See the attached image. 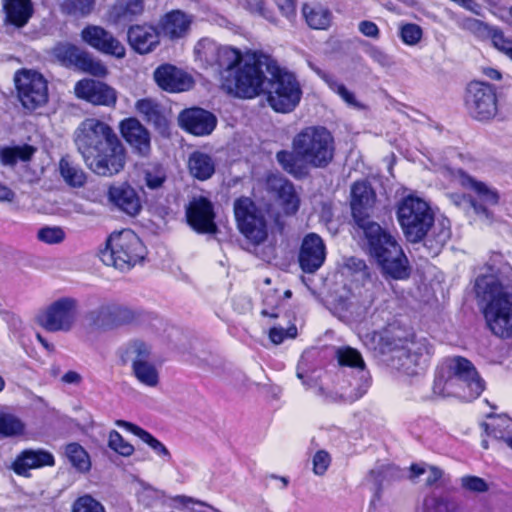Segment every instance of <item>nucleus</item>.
<instances>
[{"label":"nucleus","mask_w":512,"mask_h":512,"mask_svg":"<svg viewBox=\"0 0 512 512\" xmlns=\"http://www.w3.org/2000/svg\"><path fill=\"white\" fill-rule=\"evenodd\" d=\"M426 472H428V477L426 479V483L428 485L434 484L442 476L441 470H439L438 468L433 467V466H429L428 468H426L425 466H422V465H412L411 466L412 477H418Z\"/></svg>","instance_id":"13d9d810"},{"label":"nucleus","mask_w":512,"mask_h":512,"mask_svg":"<svg viewBox=\"0 0 512 512\" xmlns=\"http://www.w3.org/2000/svg\"><path fill=\"white\" fill-rule=\"evenodd\" d=\"M145 246L130 229L113 232L100 251L101 261L120 271H128L144 259Z\"/></svg>","instance_id":"6e6552de"},{"label":"nucleus","mask_w":512,"mask_h":512,"mask_svg":"<svg viewBox=\"0 0 512 512\" xmlns=\"http://www.w3.org/2000/svg\"><path fill=\"white\" fill-rule=\"evenodd\" d=\"M336 358L341 366L358 369L359 383L351 392L343 395L345 401L354 402L365 395L370 387L371 380L369 372L365 370V362L361 353L350 346L338 348Z\"/></svg>","instance_id":"a211bd4d"},{"label":"nucleus","mask_w":512,"mask_h":512,"mask_svg":"<svg viewBox=\"0 0 512 512\" xmlns=\"http://www.w3.org/2000/svg\"><path fill=\"white\" fill-rule=\"evenodd\" d=\"M154 79L163 90L169 92L186 91L192 86L191 77L170 64L158 67L154 72Z\"/></svg>","instance_id":"bb28decb"},{"label":"nucleus","mask_w":512,"mask_h":512,"mask_svg":"<svg viewBox=\"0 0 512 512\" xmlns=\"http://www.w3.org/2000/svg\"><path fill=\"white\" fill-rule=\"evenodd\" d=\"M243 6L250 13L258 15L272 24H277V19L272 11L266 7L264 0H244Z\"/></svg>","instance_id":"864d4df0"},{"label":"nucleus","mask_w":512,"mask_h":512,"mask_svg":"<svg viewBox=\"0 0 512 512\" xmlns=\"http://www.w3.org/2000/svg\"><path fill=\"white\" fill-rule=\"evenodd\" d=\"M460 27L470 32L480 40L490 39L493 46L495 45V36L503 33L500 29L496 27L489 26L488 24L478 19L470 17L464 18L460 22Z\"/></svg>","instance_id":"4c0bfd02"},{"label":"nucleus","mask_w":512,"mask_h":512,"mask_svg":"<svg viewBox=\"0 0 512 512\" xmlns=\"http://www.w3.org/2000/svg\"><path fill=\"white\" fill-rule=\"evenodd\" d=\"M96 0H62L63 11L75 16L89 15L95 6Z\"/></svg>","instance_id":"09e8293b"},{"label":"nucleus","mask_w":512,"mask_h":512,"mask_svg":"<svg viewBox=\"0 0 512 512\" xmlns=\"http://www.w3.org/2000/svg\"><path fill=\"white\" fill-rule=\"evenodd\" d=\"M163 497V491L156 489L148 484H142V489L139 492V498L146 505H152L154 501L161 500Z\"/></svg>","instance_id":"052dcab7"},{"label":"nucleus","mask_w":512,"mask_h":512,"mask_svg":"<svg viewBox=\"0 0 512 512\" xmlns=\"http://www.w3.org/2000/svg\"><path fill=\"white\" fill-rule=\"evenodd\" d=\"M144 11L143 0H116L110 9V18L115 22L132 21Z\"/></svg>","instance_id":"f704fd0d"},{"label":"nucleus","mask_w":512,"mask_h":512,"mask_svg":"<svg viewBox=\"0 0 512 512\" xmlns=\"http://www.w3.org/2000/svg\"><path fill=\"white\" fill-rule=\"evenodd\" d=\"M78 314V301L72 297H62L49 304L37 316V322L49 332H69L75 326Z\"/></svg>","instance_id":"f8f14e48"},{"label":"nucleus","mask_w":512,"mask_h":512,"mask_svg":"<svg viewBox=\"0 0 512 512\" xmlns=\"http://www.w3.org/2000/svg\"><path fill=\"white\" fill-rule=\"evenodd\" d=\"M494 47L512 60V38L505 37L503 33L498 34L495 36Z\"/></svg>","instance_id":"69168bd1"},{"label":"nucleus","mask_w":512,"mask_h":512,"mask_svg":"<svg viewBox=\"0 0 512 512\" xmlns=\"http://www.w3.org/2000/svg\"><path fill=\"white\" fill-rule=\"evenodd\" d=\"M71 512H106L103 504L91 495H83L72 504Z\"/></svg>","instance_id":"3c124183"},{"label":"nucleus","mask_w":512,"mask_h":512,"mask_svg":"<svg viewBox=\"0 0 512 512\" xmlns=\"http://www.w3.org/2000/svg\"><path fill=\"white\" fill-rule=\"evenodd\" d=\"M69 462L80 472L90 469L91 463L87 452L77 443H70L65 448Z\"/></svg>","instance_id":"a18cd8bd"},{"label":"nucleus","mask_w":512,"mask_h":512,"mask_svg":"<svg viewBox=\"0 0 512 512\" xmlns=\"http://www.w3.org/2000/svg\"><path fill=\"white\" fill-rule=\"evenodd\" d=\"M75 95L94 105L114 106L117 92L107 84L94 79H82L75 84Z\"/></svg>","instance_id":"4be33fe9"},{"label":"nucleus","mask_w":512,"mask_h":512,"mask_svg":"<svg viewBox=\"0 0 512 512\" xmlns=\"http://www.w3.org/2000/svg\"><path fill=\"white\" fill-rule=\"evenodd\" d=\"M120 131L135 153L143 157L149 155L151 151L150 134L138 119H124L120 123Z\"/></svg>","instance_id":"393cba45"},{"label":"nucleus","mask_w":512,"mask_h":512,"mask_svg":"<svg viewBox=\"0 0 512 512\" xmlns=\"http://www.w3.org/2000/svg\"><path fill=\"white\" fill-rule=\"evenodd\" d=\"M297 329L295 326L284 330L283 328L273 327L270 329L269 338L274 344H280L285 338H293L296 336Z\"/></svg>","instance_id":"0e129e2a"},{"label":"nucleus","mask_w":512,"mask_h":512,"mask_svg":"<svg viewBox=\"0 0 512 512\" xmlns=\"http://www.w3.org/2000/svg\"><path fill=\"white\" fill-rule=\"evenodd\" d=\"M501 255L495 254L486 265V273L475 280V294L488 328L499 337L512 335V280L505 279L511 268L508 265L496 267Z\"/></svg>","instance_id":"f03ea898"},{"label":"nucleus","mask_w":512,"mask_h":512,"mask_svg":"<svg viewBox=\"0 0 512 512\" xmlns=\"http://www.w3.org/2000/svg\"><path fill=\"white\" fill-rule=\"evenodd\" d=\"M265 188L278 202L287 215L295 214L299 209L300 200L294 185L279 174L266 177Z\"/></svg>","instance_id":"6ab92c4d"},{"label":"nucleus","mask_w":512,"mask_h":512,"mask_svg":"<svg viewBox=\"0 0 512 512\" xmlns=\"http://www.w3.org/2000/svg\"><path fill=\"white\" fill-rule=\"evenodd\" d=\"M193 17L180 10H174L165 14L159 21L160 33L171 40L185 37L189 30Z\"/></svg>","instance_id":"c85d7f7f"},{"label":"nucleus","mask_w":512,"mask_h":512,"mask_svg":"<svg viewBox=\"0 0 512 512\" xmlns=\"http://www.w3.org/2000/svg\"><path fill=\"white\" fill-rule=\"evenodd\" d=\"M399 35L406 45L414 46L421 40L423 31L419 25L407 23L400 27Z\"/></svg>","instance_id":"5fc2aeb1"},{"label":"nucleus","mask_w":512,"mask_h":512,"mask_svg":"<svg viewBox=\"0 0 512 512\" xmlns=\"http://www.w3.org/2000/svg\"><path fill=\"white\" fill-rule=\"evenodd\" d=\"M83 52L77 46L70 43H58L52 49L53 56L60 62L75 66H77Z\"/></svg>","instance_id":"c03bdc74"},{"label":"nucleus","mask_w":512,"mask_h":512,"mask_svg":"<svg viewBox=\"0 0 512 512\" xmlns=\"http://www.w3.org/2000/svg\"><path fill=\"white\" fill-rule=\"evenodd\" d=\"M37 236L46 244H58L64 240L65 233L59 227H44L38 231Z\"/></svg>","instance_id":"6e6d98bb"},{"label":"nucleus","mask_w":512,"mask_h":512,"mask_svg":"<svg viewBox=\"0 0 512 512\" xmlns=\"http://www.w3.org/2000/svg\"><path fill=\"white\" fill-rule=\"evenodd\" d=\"M266 63L269 79L265 83L263 93L268 95L269 105L277 112H291L299 104L302 96L296 76L281 68L274 59Z\"/></svg>","instance_id":"0eeeda50"},{"label":"nucleus","mask_w":512,"mask_h":512,"mask_svg":"<svg viewBox=\"0 0 512 512\" xmlns=\"http://www.w3.org/2000/svg\"><path fill=\"white\" fill-rule=\"evenodd\" d=\"M326 257L325 244L315 233L304 237L299 253V264L306 273H314L324 263Z\"/></svg>","instance_id":"b1692460"},{"label":"nucleus","mask_w":512,"mask_h":512,"mask_svg":"<svg viewBox=\"0 0 512 512\" xmlns=\"http://www.w3.org/2000/svg\"><path fill=\"white\" fill-rule=\"evenodd\" d=\"M116 424L119 427L125 428L127 431L133 433L134 435L138 436L144 443H146L153 451L154 453L159 456L163 461L169 462L172 459L171 453L167 449V447L160 442L158 439H156L153 435H151L149 432L143 430L142 428L123 421L118 420Z\"/></svg>","instance_id":"72a5a7b5"},{"label":"nucleus","mask_w":512,"mask_h":512,"mask_svg":"<svg viewBox=\"0 0 512 512\" xmlns=\"http://www.w3.org/2000/svg\"><path fill=\"white\" fill-rule=\"evenodd\" d=\"M397 218L408 241L416 243L427 237L425 245L435 254L450 239L448 222L442 220L434 223L429 205L419 197H405L398 204Z\"/></svg>","instance_id":"20e7f679"},{"label":"nucleus","mask_w":512,"mask_h":512,"mask_svg":"<svg viewBox=\"0 0 512 512\" xmlns=\"http://www.w3.org/2000/svg\"><path fill=\"white\" fill-rule=\"evenodd\" d=\"M188 168L193 177L203 181L214 174L215 163L208 154L196 151L189 157Z\"/></svg>","instance_id":"c9c22d12"},{"label":"nucleus","mask_w":512,"mask_h":512,"mask_svg":"<svg viewBox=\"0 0 512 512\" xmlns=\"http://www.w3.org/2000/svg\"><path fill=\"white\" fill-rule=\"evenodd\" d=\"M55 464L54 456L42 449L24 450L15 459L12 469L18 475L28 476L31 469H38L44 466H53Z\"/></svg>","instance_id":"cd10ccee"},{"label":"nucleus","mask_w":512,"mask_h":512,"mask_svg":"<svg viewBox=\"0 0 512 512\" xmlns=\"http://www.w3.org/2000/svg\"><path fill=\"white\" fill-rule=\"evenodd\" d=\"M82 40L101 53L123 58L126 50L124 45L112 33L96 25H89L81 32Z\"/></svg>","instance_id":"aec40b11"},{"label":"nucleus","mask_w":512,"mask_h":512,"mask_svg":"<svg viewBox=\"0 0 512 512\" xmlns=\"http://www.w3.org/2000/svg\"><path fill=\"white\" fill-rule=\"evenodd\" d=\"M90 323L103 330L115 329L125 325L142 323L146 316L143 311L117 303L101 305L88 314Z\"/></svg>","instance_id":"ddd939ff"},{"label":"nucleus","mask_w":512,"mask_h":512,"mask_svg":"<svg viewBox=\"0 0 512 512\" xmlns=\"http://www.w3.org/2000/svg\"><path fill=\"white\" fill-rule=\"evenodd\" d=\"M116 138L108 124L95 118L82 121L74 133L75 144L85 163Z\"/></svg>","instance_id":"9d476101"},{"label":"nucleus","mask_w":512,"mask_h":512,"mask_svg":"<svg viewBox=\"0 0 512 512\" xmlns=\"http://www.w3.org/2000/svg\"><path fill=\"white\" fill-rule=\"evenodd\" d=\"M331 462L330 455L324 451L320 450L316 452L313 457V471L316 475H323L328 469Z\"/></svg>","instance_id":"680f3d73"},{"label":"nucleus","mask_w":512,"mask_h":512,"mask_svg":"<svg viewBox=\"0 0 512 512\" xmlns=\"http://www.w3.org/2000/svg\"><path fill=\"white\" fill-rule=\"evenodd\" d=\"M194 53L201 64L214 69L220 74L221 85L223 84V75L236 68L237 64L244 58L240 50L231 46L220 45L208 38L197 42Z\"/></svg>","instance_id":"1a4fd4ad"},{"label":"nucleus","mask_w":512,"mask_h":512,"mask_svg":"<svg viewBox=\"0 0 512 512\" xmlns=\"http://www.w3.org/2000/svg\"><path fill=\"white\" fill-rule=\"evenodd\" d=\"M292 146L293 152L279 151L276 159L286 172L295 177L306 174L299 160L314 168H324L334 157V138L325 127L304 128L294 137Z\"/></svg>","instance_id":"7ed1b4c3"},{"label":"nucleus","mask_w":512,"mask_h":512,"mask_svg":"<svg viewBox=\"0 0 512 512\" xmlns=\"http://www.w3.org/2000/svg\"><path fill=\"white\" fill-rule=\"evenodd\" d=\"M401 344H389V351L395 352L399 369L407 375H418L428 365L430 351L425 341L405 340Z\"/></svg>","instance_id":"2eb2a0df"},{"label":"nucleus","mask_w":512,"mask_h":512,"mask_svg":"<svg viewBox=\"0 0 512 512\" xmlns=\"http://www.w3.org/2000/svg\"><path fill=\"white\" fill-rule=\"evenodd\" d=\"M465 105L468 113L477 120H489L497 113V98L493 86L473 81L466 89Z\"/></svg>","instance_id":"4468645a"},{"label":"nucleus","mask_w":512,"mask_h":512,"mask_svg":"<svg viewBox=\"0 0 512 512\" xmlns=\"http://www.w3.org/2000/svg\"><path fill=\"white\" fill-rule=\"evenodd\" d=\"M23 431V424L11 414L0 410V436H14Z\"/></svg>","instance_id":"8fccbe9b"},{"label":"nucleus","mask_w":512,"mask_h":512,"mask_svg":"<svg viewBox=\"0 0 512 512\" xmlns=\"http://www.w3.org/2000/svg\"><path fill=\"white\" fill-rule=\"evenodd\" d=\"M307 24L313 29H326L331 22V13L318 4H305L302 8Z\"/></svg>","instance_id":"58836bf2"},{"label":"nucleus","mask_w":512,"mask_h":512,"mask_svg":"<svg viewBox=\"0 0 512 512\" xmlns=\"http://www.w3.org/2000/svg\"><path fill=\"white\" fill-rule=\"evenodd\" d=\"M132 373L146 387L154 388L159 384V371L151 361L137 363L132 367Z\"/></svg>","instance_id":"79ce46f5"},{"label":"nucleus","mask_w":512,"mask_h":512,"mask_svg":"<svg viewBox=\"0 0 512 512\" xmlns=\"http://www.w3.org/2000/svg\"><path fill=\"white\" fill-rule=\"evenodd\" d=\"M18 97L22 105L33 110L46 103L48 87L44 77L33 70H23L15 76Z\"/></svg>","instance_id":"dca6fc26"},{"label":"nucleus","mask_w":512,"mask_h":512,"mask_svg":"<svg viewBox=\"0 0 512 512\" xmlns=\"http://www.w3.org/2000/svg\"><path fill=\"white\" fill-rule=\"evenodd\" d=\"M108 445L112 450L125 457L132 455L134 452V447L115 430L109 433Z\"/></svg>","instance_id":"603ef678"},{"label":"nucleus","mask_w":512,"mask_h":512,"mask_svg":"<svg viewBox=\"0 0 512 512\" xmlns=\"http://www.w3.org/2000/svg\"><path fill=\"white\" fill-rule=\"evenodd\" d=\"M374 202L375 193L366 182H356L352 186V215L364 232L371 255L386 275L397 280L406 279L409 277V265L401 246L378 223L368 220Z\"/></svg>","instance_id":"f257e3e1"},{"label":"nucleus","mask_w":512,"mask_h":512,"mask_svg":"<svg viewBox=\"0 0 512 512\" xmlns=\"http://www.w3.org/2000/svg\"><path fill=\"white\" fill-rule=\"evenodd\" d=\"M181 128L195 136H206L212 133L217 124L216 117L201 108L183 110L178 117Z\"/></svg>","instance_id":"5701e85b"},{"label":"nucleus","mask_w":512,"mask_h":512,"mask_svg":"<svg viewBox=\"0 0 512 512\" xmlns=\"http://www.w3.org/2000/svg\"><path fill=\"white\" fill-rule=\"evenodd\" d=\"M152 347L142 340H133L126 344L123 349L122 359L124 362H131L133 367L137 363L150 361Z\"/></svg>","instance_id":"e433bc0d"},{"label":"nucleus","mask_w":512,"mask_h":512,"mask_svg":"<svg viewBox=\"0 0 512 512\" xmlns=\"http://www.w3.org/2000/svg\"><path fill=\"white\" fill-rule=\"evenodd\" d=\"M77 67L96 77H104L108 73L107 67L100 60L93 58L86 52L82 53Z\"/></svg>","instance_id":"de8ad7c7"},{"label":"nucleus","mask_w":512,"mask_h":512,"mask_svg":"<svg viewBox=\"0 0 512 512\" xmlns=\"http://www.w3.org/2000/svg\"><path fill=\"white\" fill-rule=\"evenodd\" d=\"M108 195L115 206L130 216L137 215L142 208L137 192L129 185L112 186Z\"/></svg>","instance_id":"c756f323"},{"label":"nucleus","mask_w":512,"mask_h":512,"mask_svg":"<svg viewBox=\"0 0 512 512\" xmlns=\"http://www.w3.org/2000/svg\"><path fill=\"white\" fill-rule=\"evenodd\" d=\"M96 154L86 162V165L94 173L101 176H112L124 168L125 149L119 138L114 139Z\"/></svg>","instance_id":"f3484780"},{"label":"nucleus","mask_w":512,"mask_h":512,"mask_svg":"<svg viewBox=\"0 0 512 512\" xmlns=\"http://www.w3.org/2000/svg\"><path fill=\"white\" fill-rule=\"evenodd\" d=\"M146 184L151 189H157L159 188L164 180H165V174L163 171L157 169L154 173L147 171L145 175Z\"/></svg>","instance_id":"774afa93"},{"label":"nucleus","mask_w":512,"mask_h":512,"mask_svg":"<svg viewBox=\"0 0 512 512\" xmlns=\"http://www.w3.org/2000/svg\"><path fill=\"white\" fill-rule=\"evenodd\" d=\"M483 427L487 435L492 436L497 440H503L507 446L512 449V437L510 436L512 421L510 418L506 416H499L492 419L489 423H484Z\"/></svg>","instance_id":"ea45409f"},{"label":"nucleus","mask_w":512,"mask_h":512,"mask_svg":"<svg viewBox=\"0 0 512 512\" xmlns=\"http://www.w3.org/2000/svg\"><path fill=\"white\" fill-rule=\"evenodd\" d=\"M35 152L36 148L27 144L21 146L6 147L1 149L0 159L2 164L13 166L18 162L29 161Z\"/></svg>","instance_id":"a19ab883"},{"label":"nucleus","mask_w":512,"mask_h":512,"mask_svg":"<svg viewBox=\"0 0 512 512\" xmlns=\"http://www.w3.org/2000/svg\"><path fill=\"white\" fill-rule=\"evenodd\" d=\"M61 176L65 182L73 187H81L85 183V173L77 165H74L67 158H62L59 163Z\"/></svg>","instance_id":"37998d69"},{"label":"nucleus","mask_w":512,"mask_h":512,"mask_svg":"<svg viewBox=\"0 0 512 512\" xmlns=\"http://www.w3.org/2000/svg\"><path fill=\"white\" fill-rule=\"evenodd\" d=\"M271 57L264 54L248 53L231 72L223 75L222 88L240 98H253L263 92L267 62Z\"/></svg>","instance_id":"423d86ee"},{"label":"nucleus","mask_w":512,"mask_h":512,"mask_svg":"<svg viewBox=\"0 0 512 512\" xmlns=\"http://www.w3.org/2000/svg\"><path fill=\"white\" fill-rule=\"evenodd\" d=\"M129 45L139 54L152 52L160 43V31L150 24H137L127 32Z\"/></svg>","instance_id":"a878e982"},{"label":"nucleus","mask_w":512,"mask_h":512,"mask_svg":"<svg viewBox=\"0 0 512 512\" xmlns=\"http://www.w3.org/2000/svg\"><path fill=\"white\" fill-rule=\"evenodd\" d=\"M398 468L391 464L377 465L369 472L368 479L375 485L376 492L378 493L384 482L398 477Z\"/></svg>","instance_id":"49530a36"},{"label":"nucleus","mask_w":512,"mask_h":512,"mask_svg":"<svg viewBox=\"0 0 512 512\" xmlns=\"http://www.w3.org/2000/svg\"><path fill=\"white\" fill-rule=\"evenodd\" d=\"M234 214L241 234L252 244L259 245L268 237V227L262 212L249 197L234 202Z\"/></svg>","instance_id":"9b49d317"},{"label":"nucleus","mask_w":512,"mask_h":512,"mask_svg":"<svg viewBox=\"0 0 512 512\" xmlns=\"http://www.w3.org/2000/svg\"><path fill=\"white\" fill-rule=\"evenodd\" d=\"M135 109L145 121L153 124L158 129H165L167 120L162 107L152 98L139 99L135 103Z\"/></svg>","instance_id":"473e14b6"},{"label":"nucleus","mask_w":512,"mask_h":512,"mask_svg":"<svg viewBox=\"0 0 512 512\" xmlns=\"http://www.w3.org/2000/svg\"><path fill=\"white\" fill-rule=\"evenodd\" d=\"M7 20L17 27L27 24L33 14L31 0H4Z\"/></svg>","instance_id":"2f4dec72"},{"label":"nucleus","mask_w":512,"mask_h":512,"mask_svg":"<svg viewBox=\"0 0 512 512\" xmlns=\"http://www.w3.org/2000/svg\"><path fill=\"white\" fill-rule=\"evenodd\" d=\"M325 82L329 88L337 93L348 105L356 106V99L352 92H350L342 83H339L330 76L324 77Z\"/></svg>","instance_id":"4d7b16f0"},{"label":"nucleus","mask_w":512,"mask_h":512,"mask_svg":"<svg viewBox=\"0 0 512 512\" xmlns=\"http://www.w3.org/2000/svg\"><path fill=\"white\" fill-rule=\"evenodd\" d=\"M433 508L435 512H455L458 505L455 501L446 498H433Z\"/></svg>","instance_id":"338daca9"},{"label":"nucleus","mask_w":512,"mask_h":512,"mask_svg":"<svg viewBox=\"0 0 512 512\" xmlns=\"http://www.w3.org/2000/svg\"><path fill=\"white\" fill-rule=\"evenodd\" d=\"M188 224L199 233L213 234L217 227L212 203L205 197L193 198L186 208Z\"/></svg>","instance_id":"412c9836"},{"label":"nucleus","mask_w":512,"mask_h":512,"mask_svg":"<svg viewBox=\"0 0 512 512\" xmlns=\"http://www.w3.org/2000/svg\"><path fill=\"white\" fill-rule=\"evenodd\" d=\"M455 180L460 183L462 186L471 188L475 191V193L478 195L481 201H483L487 205H496L499 202V194L498 192L487 186L483 182H479L466 173H464L462 170H458L455 175Z\"/></svg>","instance_id":"7c9ffc66"},{"label":"nucleus","mask_w":512,"mask_h":512,"mask_svg":"<svg viewBox=\"0 0 512 512\" xmlns=\"http://www.w3.org/2000/svg\"><path fill=\"white\" fill-rule=\"evenodd\" d=\"M359 337L363 344L370 350L379 349L381 352H384V347L381 346V341L383 337L377 331H361L359 333Z\"/></svg>","instance_id":"bf43d9fd"},{"label":"nucleus","mask_w":512,"mask_h":512,"mask_svg":"<svg viewBox=\"0 0 512 512\" xmlns=\"http://www.w3.org/2000/svg\"><path fill=\"white\" fill-rule=\"evenodd\" d=\"M463 488L473 492H485L488 486L484 479L477 476H464L461 478Z\"/></svg>","instance_id":"e2e57ef3"},{"label":"nucleus","mask_w":512,"mask_h":512,"mask_svg":"<svg viewBox=\"0 0 512 512\" xmlns=\"http://www.w3.org/2000/svg\"><path fill=\"white\" fill-rule=\"evenodd\" d=\"M432 389L436 396L469 402L482 394L485 382L468 359L458 356L437 368Z\"/></svg>","instance_id":"39448f33"}]
</instances>
